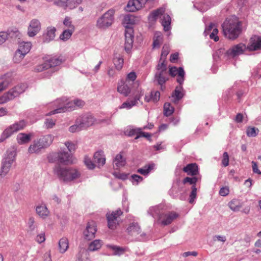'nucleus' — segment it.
Returning a JSON list of instances; mask_svg holds the SVG:
<instances>
[{
    "mask_svg": "<svg viewBox=\"0 0 261 261\" xmlns=\"http://www.w3.org/2000/svg\"><path fill=\"white\" fill-rule=\"evenodd\" d=\"M241 22L234 15L227 17L222 24L224 36L229 39L237 38L242 32Z\"/></svg>",
    "mask_w": 261,
    "mask_h": 261,
    "instance_id": "1",
    "label": "nucleus"
},
{
    "mask_svg": "<svg viewBox=\"0 0 261 261\" xmlns=\"http://www.w3.org/2000/svg\"><path fill=\"white\" fill-rule=\"evenodd\" d=\"M84 102L80 99H75L72 101H67L65 98L57 99L54 102L55 109L50 111L47 115H51L58 113L70 111L75 107H81L84 105Z\"/></svg>",
    "mask_w": 261,
    "mask_h": 261,
    "instance_id": "2",
    "label": "nucleus"
},
{
    "mask_svg": "<svg viewBox=\"0 0 261 261\" xmlns=\"http://www.w3.org/2000/svg\"><path fill=\"white\" fill-rule=\"evenodd\" d=\"M136 21V17L133 15H126L124 16L123 23L126 28L125 31V41L124 49L127 53H129L133 47L134 42L133 29L130 26L134 24Z\"/></svg>",
    "mask_w": 261,
    "mask_h": 261,
    "instance_id": "3",
    "label": "nucleus"
},
{
    "mask_svg": "<svg viewBox=\"0 0 261 261\" xmlns=\"http://www.w3.org/2000/svg\"><path fill=\"white\" fill-rule=\"evenodd\" d=\"M54 136L52 135H46L35 140L28 148L30 153H39L42 150L49 147L52 143Z\"/></svg>",
    "mask_w": 261,
    "mask_h": 261,
    "instance_id": "4",
    "label": "nucleus"
},
{
    "mask_svg": "<svg viewBox=\"0 0 261 261\" xmlns=\"http://www.w3.org/2000/svg\"><path fill=\"white\" fill-rule=\"evenodd\" d=\"M55 173L64 181H71L79 178L81 173L78 170L72 168H62L56 165L54 168Z\"/></svg>",
    "mask_w": 261,
    "mask_h": 261,
    "instance_id": "5",
    "label": "nucleus"
},
{
    "mask_svg": "<svg viewBox=\"0 0 261 261\" xmlns=\"http://www.w3.org/2000/svg\"><path fill=\"white\" fill-rule=\"evenodd\" d=\"M16 155V149L12 147L8 149L2 161V166L0 171V175L2 177H5L9 172L13 163L15 161Z\"/></svg>",
    "mask_w": 261,
    "mask_h": 261,
    "instance_id": "6",
    "label": "nucleus"
},
{
    "mask_svg": "<svg viewBox=\"0 0 261 261\" xmlns=\"http://www.w3.org/2000/svg\"><path fill=\"white\" fill-rule=\"evenodd\" d=\"M61 63L62 60L59 58L51 57L46 60L42 64L38 66L36 69L38 72H41L44 70L49 69L44 73V77L48 78L54 72L51 68L59 66Z\"/></svg>",
    "mask_w": 261,
    "mask_h": 261,
    "instance_id": "7",
    "label": "nucleus"
},
{
    "mask_svg": "<svg viewBox=\"0 0 261 261\" xmlns=\"http://www.w3.org/2000/svg\"><path fill=\"white\" fill-rule=\"evenodd\" d=\"M47 159L50 163L58 162L65 165L71 163V154L65 149L50 153L47 156Z\"/></svg>",
    "mask_w": 261,
    "mask_h": 261,
    "instance_id": "8",
    "label": "nucleus"
},
{
    "mask_svg": "<svg viewBox=\"0 0 261 261\" xmlns=\"http://www.w3.org/2000/svg\"><path fill=\"white\" fill-rule=\"evenodd\" d=\"M114 9H109L97 19L96 27L101 29H106L110 27L114 20Z\"/></svg>",
    "mask_w": 261,
    "mask_h": 261,
    "instance_id": "9",
    "label": "nucleus"
},
{
    "mask_svg": "<svg viewBox=\"0 0 261 261\" xmlns=\"http://www.w3.org/2000/svg\"><path fill=\"white\" fill-rule=\"evenodd\" d=\"M25 126L26 122L24 120H21L11 125L3 132L0 138V142H3L14 133L23 129Z\"/></svg>",
    "mask_w": 261,
    "mask_h": 261,
    "instance_id": "10",
    "label": "nucleus"
},
{
    "mask_svg": "<svg viewBox=\"0 0 261 261\" xmlns=\"http://www.w3.org/2000/svg\"><path fill=\"white\" fill-rule=\"evenodd\" d=\"M128 233L136 241H144L147 239L146 233L142 232L138 223L133 222L127 228Z\"/></svg>",
    "mask_w": 261,
    "mask_h": 261,
    "instance_id": "11",
    "label": "nucleus"
},
{
    "mask_svg": "<svg viewBox=\"0 0 261 261\" xmlns=\"http://www.w3.org/2000/svg\"><path fill=\"white\" fill-rule=\"evenodd\" d=\"M32 47L30 42H22L20 43L19 47L15 54L14 60L15 62H18L23 58L24 56L28 54Z\"/></svg>",
    "mask_w": 261,
    "mask_h": 261,
    "instance_id": "12",
    "label": "nucleus"
},
{
    "mask_svg": "<svg viewBox=\"0 0 261 261\" xmlns=\"http://www.w3.org/2000/svg\"><path fill=\"white\" fill-rule=\"evenodd\" d=\"M122 214L120 209L107 213L106 215L108 226L110 229H114L118 224V218Z\"/></svg>",
    "mask_w": 261,
    "mask_h": 261,
    "instance_id": "13",
    "label": "nucleus"
},
{
    "mask_svg": "<svg viewBox=\"0 0 261 261\" xmlns=\"http://www.w3.org/2000/svg\"><path fill=\"white\" fill-rule=\"evenodd\" d=\"M247 49V46L243 43H239L232 46L226 53V56L228 57L234 58L238 56Z\"/></svg>",
    "mask_w": 261,
    "mask_h": 261,
    "instance_id": "14",
    "label": "nucleus"
},
{
    "mask_svg": "<svg viewBox=\"0 0 261 261\" xmlns=\"http://www.w3.org/2000/svg\"><path fill=\"white\" fill-rule=\"evenodd\" d=\"M178 217V214L174 212H170L167 213H163L160 216V220H156V223L161 224L163 226L168 225Z\"/></svg>",
    "mask_w": 261,
    "mask_h": 261,
    "instance_id": "15",
    "label": "nucleus"
},
{
    "mask_svg": "<svg viewBox=\"0 0 261 261\" xmlns=\"http://www.w3.org/2000/svg\"><path fill=\"white\" fill-rule=\"evenodd\" d=\"M41 24L40 21L37 19H33L29 23L28 28V35L30 37L36 36L41 30Z\"/></svg>",
    "mask_w": 261,
    "mask_h": 261,
    "instance_id": "16",
    "label": "nucleus"
},
{
    "mask_svg": "<svg viewBox=\"0 0 261 261\" xmlns=\"http://www.w3.org/2000/svg\"><path fill=\"white\" fill-rule=\"evenodd\" d=\"M97 231L96 226L94 221L89 222L85 230L83 232L84 239L91 240L95 238V234Z\"/></svg>",
    "mask_w": 261,
    "mask_h": 261,
    "instance_id": "17",
    "label": "nucleus"
},
{
    "mask_svg": "<svg viewBox=\"0 0 261 261\" xmlns=\"http://www.w3.org/2000/svg\"><path fill=\"white\" fill-rule=\"evenodd\" d=\"M169 74L172 76L174 77L176 75H177V82L180 85H182L184 82V76L185 75V72L184 70V68L181 67L177 68L176 67H171L169 68Z\"/></svg>",
    "mask_w": 261,
    "mask_h": 261,
    "instance_id": "18",
    "label": "nucleus"
},
{
    "mask_svg": "<svg viewBox=\"0 0 261 261\" xmlns=\"http://www.w3.org/2000/svg\"><path fill=\"white\" fill-rule=\"evenodd\" d=\"M247 50L255 51L261 49V36L254 35L252 36L247 46Z\"/></svg>",
    "mask_w": 261,
    "mask_h": 261,
    "instance_id": "19",
    "label": "nucleus"
},
{
    "mask_svg": "<svg viewBox=\"0 0 261 261\" xmlns=\"http://www.w3.org/2000/svg\"><path fill=\"white\" fill-rule=\"evenodd\" d=\"M77 119L83 129L92 125L95 121L94 118L90 114L83 115L79 117Z\"/></svg>",
    "mask_w": 261,
    "mask_h": 261,
    "instance_id": "20",
    "label": "nucleus"
},
{
    "mask_svg": "<svg viewBox=\"0 0 261 261\" xmlns=\"http://www.w3.org/2000/svg\"><path fill=\"white\" fill-rule=\"evenodd\" d=\"M132 85L125 81L121 80L118 83L117 91L124 96H127L130 93Z\"/></svg>",
    "mask_w": 261,
    "mask_h": 261,
    "instance_id": "21",
    "label": "nucleus"
},
{
    "mask_svg": "<svg viewBox=\"0 0 261 261\" xmlns=\"http://www.w3.org/2000/svg\"><path fill=\"white\" fill-rule=\"evenodd\" d=\"M168 72H156L154 75V81L161 86V89L163 91L166 87L164 85L166 82L169 80Z\"/></svg>",
    "mask_w": 261,
    "mask_h": 261,
    "instance_id": "22",
    "label": "nucleus"
},
{
    "mask_svg": "<svg viewBox=\"0 0 261 261\" xmlns=\"http://www.w3.org/2000/svg\"><path fill=\"white\" fill-rule=\"evenodd\" d=\"M164 206L162 204L151 206L148 209L147 213L156 220H160V216H162L164 212Z\"/></svg>",
    "mask_w": 261,
    "mask_h": 261,
    "instance_id": "23",
    "label": "nucleus"
},
{
    "mask_svg": "<svg viewBox=\"0 0 261 261\" xmlns=\"http://www.w3.org/2000/svg\"><path fill=\"white\" fill-rule=\"evenodd\" d=\"M0 92L5 90L13 80V74L7 73L2 75L0 78Z\"/></svg>",
    "mask_w": 261,
    "mask_h": 261,
    "instance_id": "24",
    "label": "nucleus"
},
{
    "mask_svg": "<svg viewBox=\"0 0 261 261\" xmlns=\"http://www.w3.org/2000/svg\"><path fill=\"white\" fill-rule=\"evenodd\" d=\"M27 88V86L26 84H21L15 86L14 88L10 89L8 92L10 95L11 97H12V98L13 99L24 92Z\"/></svg>",
    "mask_w": 261,
    "mask_h": 261,
    "instance_id": "25",
    "label": "nucleus"
},
{
    "mask_svg": "<svg viewBox=\"0 0 261 261\" xmlns=\"http://www.w3.org/2000/svg\"><path fill=\"white\" fill-rule=\"evenodd\" d=\"M184 95L185 90L182 85L179 84V86L175 88L171 95V97L173 98V102L174 103H177L184 97Z\"/></svg>",
    "mask_w": 261,
    "mask_h": 261,
    "instance_id": "26",
    "label": "nucleus"
},
{
    "mask_svg": "<svg viewBox=\"0 0 261 261\" xmlns=\"http://www.w3.org/2000/svg\"><path fill=\"white\" fill-rule=\"evenodd\" d=\"M56 29L53 27H49L43 34V42L48 43L53 40L55 37Z\"/></svg>",
    "mask_w": 261,
    "mask_h": 261,
    "instance_id": "27",
    "label": "nucleus"
},
{
    "mask_svg": "<svg viewBox=\"0 0 261 261\" xmlns=\"http://www.w3.org/2000/svg\"><path fill=\"white\" fill-rule=\"evenodd\" d=\"M198 166L195 163H191L188 164L183 168V171L187 173L188 175L194 176L198 174Z\"/></svg>",
    "mask_w": 261,
    "mask_h": 261,
    "instance_id": "28",
    "label": "nucleus"
},
{
    "mask_svg": "<svg viewBox=\"0 0 261 261\" xmlns=\"http://www.w3.org/2000/svg\"><path fill=\"white\" fill-rule=\"evenodd\" d=\"M161 16V22L164 27V31H169L171 29L170 24L171 22V18L170 15L164 13Z\"/></svg>",
    "mask_w": 261,
    "mask_h": 261,
    "instance_id": "29",
    "label": "nucleus"
},
{
    "mask_svg": "<svg viewBox=\"0 0 261 261\" xmlns=\"http://www.w3.org/2000/svg\"><path fill=\"white\" fill-rule=\"evenodd\" d=\"M165 12V8L161 7L152 11L148 16V19L150 21H155L158 17L161 16Z\"/></svg>",
    "mask_w": 261,
    "mask_h": 261,
    "instance_id": "30",
    "label": "nucleus"
},
{
    "mask_svg": "<svg viewBox=\"0 0 261 261\" xmlns=\"http://www.w3.org/2000/svg\"><path fill=\"white\" fill-rule=\"evenodd\" d=\"M93 161L99 166H103L106 163V159L102 151L95 152L93 156Z\"/></svg>",
    "mask_w": 261,
    "mask_h": 261,
    "instance_id": "31",
    "label": "nucleus"
},
{
    "mask_svg": "<svg viewBox=\"0 0 261 261\" xmlns=\"http://www.w3.org/2000/svg\"><path fill=\"white\" fill-rule=\"evenodd\" d=\"M243 205V202L238 199H233L228 203L229 208L234 212L239 211Z\"/></svg>",
    "mask_w": 261,
    "mask_h": 261,
    "instance_id": "32",
    "label": "nucleus"
},
{
    "mask_svg": "<svg viewBox=\"0 0 261 261\" xmlns=\"http://www.w3.org/2000/svg\"><path fill=\"white\" fill-rule=\"evenodd\" d=\"M5 33L6 34V38L7 39H15L20 35L19 31L16 27L10 28L6 32H5Z\"/></svg>",
    "mask_w": 261,
    "mask_h": 261,
    "instance_id": "33",
    "label": "nucleus"
},
{
    "mask_svg": "<svg viewBox=\"0 0 261 261\" xmlns=\"http://www.w3.org/2000/svg\"><path fill=\"white\" fill-rule=\"evenodd\" d=\"M185 186L184 185L178 184V187L174 186L169 191L170 195L172 196L174 198H177L179 196L180 192L184 191Z\"/></svg>",
    "mask_w": 261,
    "mask_h": 261,
    "instance_id": "34",
    "label": "nucleus"
},
{
    "mask_svg": "<svg viewBox=\"0 0 261 261\" xmlns=\"http://www.w3.org/2000/svg\"><path fill=\"white\" fill-rule=\"evenodd\" d=\"M139 99L140 96L136 95L133 99L130 100H127L126 101L123 102L120 106V108L130 109L137 104V101L139 100Z\"/></svg>",
    "mask_w": 261,
    "mask_h": 261,
    "instance_id": "35",
    "label": "nucleus"
},
{
    "mask_svg": "<svg viewBox=\"0 0 261 261\" xmlns=\"http://www.w3.org/2000/svg\"><path fill=\"white\" fill-rule=\"evenodd\" d=\"M31 138L30 134L19 133L17 136V140L19 144H24L28 143Z\"/></svg>",
    "mask_w": 261,
    "mask_h": 261,
    "instance_id": "36",
    "label": "nucleus"
},
{
    "mask_svg": "<svg viewBox=\"0 0 261 261\" xmlns=\"http://www.w3.org/2000/svg\"><path fill=\"white\" fill-rule=\"evenodd\" d=\"M114 164L117 168L124 166L126 164L125 159L124 158L121 153L117 154L114 160Z\"/></svg>",
    "mask_w": 261,
    "mask_h": 261,
    "instance_id": "37",
    "label": "nucleus"
},
{
    "mask_svg": "<svg viewBox=\"0 0 261 261\" xmlns=\"http://www.w3.org/2000/svg\"><path fill=\"white\" fill-rule=\"evenodd\" d=\"M36 211L37 214L42 218H45L49 213V211L44 204L37 206L36 208Z\"/></svg>",
    "mask_w": 261,
    "mask_h": 261,
    "instance_id": "38",
    "label": "nucleus"
},
{
    "mask_svg": "<svg viewBox=\"0 0 261 261\" xmlns=\"http://www.w3.org/2000/svg\"><path fill=\"white\" fill-rule=\"evenodd\" d=\"M75 261H91L87 251H80L76 256Z\"/></svg>",
    "mask_w": 261,
    "mask_h": 261,
    "instance_id": "39",
    "label": "nucleus"
},
{
    "mask_svg": "<svg viewBox=\"0 0 261 261\" xmlns=\"http://www.w3.org/2000/svg\"><path fill=\"white\" fill-rule=\"evenodd\" d=\"M102 242L100 240H95L90 243L88 250L90 251H94L99 249L102 245Z\"/></svg>",
    "mask_w": 261,
    "mask_h": 261,
    "instance_id": "40",
    "label": "nucleus"
},
{
    "mask_svg": "<svg viewBox=\"0 0 261 261\" xmlns=\"http://www.w3.org/2000/svg\"><path fill=\"white\" fill-rule=\"evenodd\" d=\"M59 247L61 253H64L69 247L68 241L66 238H62L59 242Z\"/></svg>",
    "mask_w": 261,
    "mask_h": 261,
    "instance_id": "41",
    "label": "nucleus"
},
{
    "mask_svg": "<svg viewBox=\"0 0 261 261\" xmlns=\"http://www.w3.org/2000/svg\"><path fill=\"white\" fill-rule=\"evenodd\" d=\"M154 166V164L153 163L146 165L143 168L138 169L137 172L142 175H146L153 169Z\"/></svg>",
    "mask_w": 261,
    "mask_h": 261,
    "instance_id": "42",
    "label": "nucleus"
},
{
    "mask_svg": "<svg viewBox=\"0 0 261 261\" xmlns=\"http://www.w3.org/2000/svg\"><path fill=\"white\" fill-rule=\"evenodd\" d=\"M157 71L156 72H168L167 71V64L166 63V60L163 59L160 62L156 67Z\"/></svg>",
    "mask_w": 261,
    "mask_h": 261,
    "instance_id": "43",
    "label": "nucleus"
},
{
    "mask_svg": "<svg viewBox=\"0 0 261 261\" xmlns=\"http://www.w3.org/2000/svg\"><path fill=\"white\" fill-rule=\"evenodd\" d=\"M174 108L170 103L166 102L164 106V114L166 116L171 115L174 112Z\"/></svg>",
    "mask_w": 261,
    "mask_h": 261,
    "instance_id": "44",
    "label": "nucleus"
},
{
    "mask_svg": "<svg viewBox=\"0 0 261 261\" xmlns=\"http://www.w3.org/2000/svg\"><path fill=\"white\" fill-rule=\"evenodd\" d=\"M162 36L160 33H155L153 38V47L159 48L162 43Z\"/></svg>",
    "mask_w": 261,
    "mask_h": 261,
    "instance_id": "45",
    "label": "nucleus"
},
{
    "mask_svg": "<svg viewBox=\"0 0 261 261\" xmlns=\"http://www.w3.org/2000/svg\"><path fill=\"white\" fill-rule=\"evenodd\" d=\"M74 31V30H65L60 36V39L63 41L68 40L71 37Z\"/></svg>",
    "mask_w": 261,
    "mask_h": 261,
    "instance_id": "46",
    "label": "nucleus"
},
{
    "mask_svg": "<svg viewBox=\"0 0 261 261\" xmlns=\"http://www.w3.org/2000/svg\"><path fill=\"white\" fill-rule=\"evenodd\" d=\"M83 0H66V6L70 9H72L76 7Z\"/></svg>",
    "mask_w": 261,
    "mask_h": 261,
    "instance_id": "47",
    "label": "nucleus"
},
{
    "mask_svg": "<svg viewBox=\"0 0 261 261\" xmlns=\"http://www.w3.org/2000/svg\"><path fill=\"white\" fill-rule=\"evenodd\" d=\"M82 129H83V128L82 127V125L80 124V122H77V119L75 120V124L70 126L69 128V131L71 133L79 132Z\"/></svg>",
    "mask_w": 261,
    "mask_h": 261,
    "instance_id": "48",
    "label": "nucleus"
},
{
    "mask_svg": "<svg viewBox=\"0 0 261 261\" xmlns=\"http://www.w3.org/2000/svg\"><path fill=\"white\" fill-rule=\"evenodd\" d=\"M258 132V128L249 127L247 129L246 134L249 137H254L257 136Z\"/></svg>",
    "mask_w": 261,
    "mask_h": 261,
    "instance_id": "49",
    "label": "nucleus"
},
{
    "mask_svg": "<svg viewBox=\"0 0 261 261\" xmlns=\"http://www.w3.org/2000/svg\"><path fill=\"white\" fill-rule=\"evenodd\" d=\"M198 178L196 177H187L183 179L182 182L181 183V185H184L186 187V184L189 182L190 185H194L196 182L197 181Z\"/></svg>",
    "mask_w": 261,
    "mask_h": 261,
    "instance_id": "50",
    "label": "nucleus"
},
{
    "mask_svg": "<svg viewBox=\"0 0 261 261\" xmlns=\"http://www.w3.org/2000/svg\"><path fill=\"white\" fill-rule=\"evenodd\" d=\"M115 66L117 70H120L123 65V59L122 58H115L113 60Z\"/></svg>",
    "mask_w": 261,
    "mask_h": 261,
    "instance_id": "51",
    "label": "nucleus"
},
{
    "mask_svg": "<svg viewBox=\"0 0 261 261\" xmlns=\"http://www.w3.org/2000/svg\"><path fill=\"white\" fill-rule=\"evenodd\" d=\"M136 77L137 75L136 73L132 71L127 75L125 81L128 83H130L131 85H133L134 82L136 80Z\"/></svg>",
    "mask_w": 261,
    "mask_h": 261,
    "instance_id": "52",
    "label": "nucleus"
},
{
    "mask_svg": "<svg viewBox=\"0 0 261 261\" xmlns=\"http://www.w3.org/2000/svg\"><path fill=\"white\" fill-rule=\"evenodd\" d=\"M63 24L65 26L68 28L67 29L75 30L74 26L72 24V21L69 17H66L63 21Z\"/></svg>",
    "mask_w": 261,
    "mask_h": 261,
    "instance_id": "53",
    "label": "nucleus"
},
{
    "mask_svg": "<svg viewBox=\"0 0 261 261\" xmlns=\"http://www.w3.org/2000/svg\"><path fill=\"white\" fill-rule=\"evenodd\" d=\"M140 128H130L125 131V134L129 137H133L135 135L137 136L139 134Z\"/></svg>",
    "mask_w": 261,
    "mask_h": 261,
    "instance_id": "54",
    "label": "nucleus"
},
{
    "mask_svg": "<svg viewBox=\"0 0 261 261\" xmlns=\"http://www.w3.org/2000/svg\"><path fill=\"white\" fill-rule=\"evenodd\" d=\"M28 226V230L31 232L34 231L35 229L36 225L35 224V219L33 217H30L29 219Z\"/></svg>",
    "mask_w": 261,
    "mask_h": 261,
    "instance_id": "55",
    "label": "nucleus"
},
{
    "mask_svg": "<svg viewBox=\"0 0 261 261\" xmlns=\"http://www.w3.org/2000/svg\"><path fill=\"white\" fill-rule=\"evenodd\" d=\"M12 99H13L12 98V97H11L10 95L9 94V93L7 92L0 97V104L5 103Z\"/></svg>",
    "mask_w": 261,
    "mask_h": 261,
    "instance_id": "56",
    "label": "nucleus"
},
{
    "mask_svg": "<svg viewBox=\"0 0 261 261\" xmlns=\"http://www.w3.org/2000/svg\"><path fill=\"white\" fill-rule=\"evenodd\" d=\"M196 192H197V188H196L195 186L193 185L192 186V191L190 195L189 202L190 203H192L194 199L196 198Z\"/></svg>",
    "mask_w": 261,
    "mask_h": 261,
    "instance_id": "57",
    "label": "nucleus"
},
{
    "mask_svg": "<svg viewBox=\"0 0 261 261\" xmlns=\"http://www.w3.org/2000/svg\"><path fill=\"white\" fill-rule=\"evenodd\" d=\"M132 181L134 185H138L143 180V177L137 174H133L131 176Z\"/></svg>",
    "mask_w": 261,
    "mask_h": 261,
    "instance_id": "58",
    "label": "nucleus"
},
{
    "mask_svg": "<svg viewBox=\"0 0 261 261\" xmlns=\"http://www.w3.org/2000/svg\"><path fill=\"white\" fill-rule=\"evenodd\" d=\"M160 93L159 91H152L150 93V98L154 102H156L160 99Z\"/></svg>",
    "mask_w": 261,
    "mask_h": 261,
    "instance_id": "59",
    "label": "nucleus"
},
{
    "mask_svg": "<svg viewBox=\"0 0 261 261\" xmlns=\"http://www.w3.org/2000/svg\"><path fill=\"white\" fill-rule=\"evenodd\" d=\"M111 248L115 251V254L116 255H120L123 254L125 251L124 248L117 246H112Z\"/></svg>",
    "mask_w": 261,
    "mask_h": 261,
    "instance_id": "60",
    "label": "nucleus"
},
{
    "mask_svg": "<svg viewBox=\"0 0 261 261\" xmlns=\"http://www.w3.org/2000/svg\"><path fill=\"white\" fill-rule=\"evenodd\" d=\"M169 53V48L167 46L164 45L162 48L161 56V61L164 59L166 60L167 56L168 55Z\"/></svg>",
    "mask_w": 261,
    "mask_h": 261,
    "instance_id": "61",
    "label": "nucleus"
},
{
    "mask_svg": "<svg viewBox=\"0 0 261 261\" xmlns=\"http://www.w3.org/2000/svg\"><path fill=\"white\" fill-rule=\"evenodd\" d=\"M229 155L227 152H224L223 154L222 164L223 166L226 167L229 165Z\"/></svg>",
    "mask_w": 261,
    "mask_h": 261,
    "instance_id": "62",
    "label": "nucleus"
},
{
    "mask_svg": "<svg viewBox=\"0 0 261 261\" xmlns=\"http://www.w3.org/2000/svg\"><path fill=\"white\" fill-rule=\"evenodd\" d=\"M218 33V30L217 28H214L213 30L212 33L210 34V37L212 39H214L215 41H218L219 40V37L217 36Z\"/></svg>",
    "mask_w": 261,
    "mask_h": 261,
    "instance_id": "63",
    "label": "nucleus"
},
{
    "mask_svg": "<svg viewBox=\"0 0 261 261\" xmlns=\"http://www.w3.org/2000/svg\"><path fill=\"white\" fill-rule=\"evenodd\" d=\"M65 145L67 147L69 152L74 151L76 149V145L71 142L67 141L65 143Z\"/></svg>",
    "mask_w": 261,
    "mask_h": 261,
    "instance_id": "64",
    "label": "nucleus"
}]
</instances>
